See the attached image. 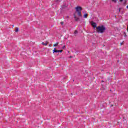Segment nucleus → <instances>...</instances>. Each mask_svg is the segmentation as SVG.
I'll return each mask as SVG.
<instances>
[{"mask_svg": "<svg viewBox=\"0 0 128 128\" xmlns=\"http://www.w3.org/2000/svg\"><path fill=\"white\" fill-rule=\"evenodd\" d=\"M84 18H88V14H84Z\"/></svg>", "mask_w": 128, "mask_h": 128, "instance_id": "nucleus-6", "label": "nucleus"}, {"mask_svg": "<svg viewBox=\"0 0 128 128\" xmlns=\"http://www.w3.org/2000/svg\"><path fill=\"white\" fill-rule=\"evenodd\" d=\"M60 24H62V25L64 24V22H60Z\"/></svg>", "mask_w": 128, "mask_h": 128, "instance_id": "nucleus-14", "label": "nucleus"}, {"mask_svg": "<svg viewBox=\"0 0 128 128\" xmlns=\"http://www.w3.org/2000/svg\"><path fill=\"white\" fill-rule=\"evenodd\" d=\"M54 52H58V50H56V48H54L53 50V54H54Z\"/></svg>", "mask_w": 128, "mask_h": 128, "instance_id": "nucleus-4", "label": "nucleus"}, {"mask_svg": "<svg viewBox=\"0 0 128 128\" xmlns=\"http://www.w3.org/2000/svg\"><path fill=\"white\" fill-rule=\"evenodd\" d=\"M15 32H18V27L16 28Z\"/></svg>", "mask_w": 128, "mask_h": 128, "instance_id": "nucleus-7", "label": "nucleus"}, {"mask_svg": "<svg viewBox=\"0 0 128 128\" xmlns=\"http://www.w3.org/2000/svg\"><path fill=\"white\" fill-rule=\"evenodd\" d=\"M66 48V46H64L62 47V48L63 50H64V48Z\"/></svg>", "mask_w": 128, "mask_h": 128, "instance_id": "nucleus-12", "label": "nucleus"}, {"mask_svg": "<svg viewBox=\"0 0 128 128\" xmlns=\"http://www.w3.org/2000/svg\"><path fill=\"white\" fill-rule=\"evenodd\" d=\"M67 18H68V16H67Z\"/></svg>", "mask_w": 128, "mask_h": 128, "instance_id": "nucleus-23", "label": "nucleus"}, {"mask_svg": "<svg viewBox=\"0 0 128 128\" xmlns=\"http://www.w3.org/2000/svg\"><path fill=\"white\" fill-rule=\"evenodd\" d=\"M124 36H126V34L125 32L124 33Z\"/></svg>", "mask_w": 128, "mask_h": 128, "instance_id": "nucleus-15", "label": "nucleus"}, {"mask_svg": "<svg viewBox=\"0 0 128 128\" xmlns=\"http://www.w3.org/2000/svg\"><path fill=\"white\" fill-rule=\"evenodd\" d=\"M120 44V46H122V44H124V42H121Z\"/></svg>", "mask_w": 128, "mask_h": 128, "instance_id": "nucleus-13", "label": "nucleus"}, {"mask_svg": "<svg viewBox=\"0 0 128 128\" xmlns=\"http://www.w3.org/2000/svg\"><path fill=\"white\" fill-rule=\"evenodd\" d=\"M126 1H125V2L124 3V4H126Z\"/></svg>", "mask_w": 128, "mask_h": 128, "instance_id": "nucleus-18", "label": "nucleus"}, {"mask_svg": "<svg viewBox=\"0 0 128 128\" xmlns=\"http://www.w3.org/2000/svg\"><path fill=\"white\" fill-rule=\"evenodd\" d=\"M91 24H92V26H93V28H96V23L92 22Z\"/></svg>", "mask_w": 128, "mask_h": 128, "instance_id": "nucleus-3", "label": "nucleus"}, {"mask_svg": "<svg viewBox=\"0 0 128 128\" xmlns=\"http://www.w3.org/2000/svg\"><path fill=\"white\" fill-rule=\"evenodd\" d=\"M112 2H116V0H112Z\"/></svg>", "mask_w": 128, "mask_h": 128, "instance_id": "nucleus-11", "label": "nucleus"}, {"mask_svg": "<svg viewBox=\"0 0 128 128\" xmlns=\"http://www.w3.org/2000/svg\"><path fill=\"white\" fill-rule=\"evenodd\" d=\"M96 32L98 34H104L106 32V27L104 26H98L96 28Z\"/></svg>", "mask_w": 128, "mask_h": 128, "instance_id": "nucleus-2", "label": "nucleus"}, {"mask_svg": "<svg viewBox=\"0 0 128 128\" xmlns=\"http://www.w3.org/2000/svg\"><path fill=\"white\" fill-rule=\"evenodd\" d=\"M58 46V42H57L56 44L54 45V46Z\"/></svg>", "mask_w": 128, "mask_h": 128, "instance_id": "nucleus-8", "label": "nucleus"}, {"mask_svg": "<svg viewBox=\"0 0 128 128\" xmlns=\"http://www.w3.org/2000/svg\"><path fill=\"white\" fill-rule=\"evenodd\" d=\"M126 8H128V6H126Z\"/></svg>", "mask_w": 128, "mask_h": 128, "instance_id": "nucleus-19", "label": "nucleus"}, {"mask_svg": "<svg viewBox=\"0 0 128 128\" xmlns=\"http://www.w3.org/2000/svg\"><path fill=\"white\" fill-rule=\"evenodd\" d=\"M120 2H122V0H119Z\"/></svg>", "mask_w": 128, "mask_h": 128, "instance_id": "nucleus-16", "label": "nucleus"}, {"mask_svg": "<svg viewBox=\"0 0 128 128\" xmlns=\"http://www.w3.org/2000/svg\"><path fill=\"white\" fill-rule=\"evenodd\" d=\"M75 9L76 11L74 14V18L76 22H78V20H80V18L76 16V14H78V16H80V18L82 16V8L80 6H78L75 8Z\"/></svg>", "mask_w": 128, "mask_h": 128, "instance_id": "nucleus-1", "label": "nucleus"}, {"mask_svg": "<svg viewBox=\"0 0 128 128\" xmlns=\"http://www.w3.org/2000/svg\"><path fill=\"white\" fill-rule=\"evenodd\" d=\"M48 42H42V44H43L44 46H48Z\"/></svg>", "mask_w": 128, "mask_h": 128, "instance_id": "nucleus-5", "label": "nucleus"}, {"mask_svg": "<svg viewBox=\"0 0 128 128\" xmlns=\"http://www.w3.org/2000/svg\"><path fill=\"white\" fill-rule=\"evenodd\" d=\"M78 30H76L74 32V34H75V36H76V34H78Z\"/></svg>", "mask_w": 128, "mask_h": 128, "instance_id": "nucleus-9", "label": "nucleus"}, {"mask_svg": "<svg viewBox=\"0 0 128 128\" xmlns=\"http://www.w3.org/2000/svg\"><path fill=\"white\" fill-rule=\"evenodd\" d=\"M70 58H72V56H70Z\"/></svg>", "mask_w": 128, "mask_h": 128, "instance_id": "nucleus-22", "label": "nucleus"}, {"mask_svg": "<svg viewBox=\"0 0 128 128\" xmlns=\"http://www.w3.org/2000/svg\"><path fill=\"white\" fill-rule=\"evenodd\" d=\"M49 46H50V45H49Z\"/></svg>", "mask_w": 128, "mask_h": 128, "instance_id": "nucleus-24", "label": "nucleus"}, {"mask_svg": "<svg viewBox=\"0 0 128 128\" xmlns=\"http://www.w3.org/2000/svg\"><path fill=\"white\" fill-rule=\"evenodd\" d=\"M120 8H119V12H120Z\"/></svg>", "mask_w": 128, "mask_h": 128, "instance_id": "nucleus-20", "label": "nucleus"}, {"mask_svg": "<svg viewBox=\"0 0 128 128\" xmlns=\"http://www.w3.org/2000/svg\"><path fill=\"white\" fill-rule=\"evenodd\" d=\"M56 0V2H58V0Z\"/></svg>", "mask_w": 128, "mask_h": 128, "instance_id": "nucleus-21", "label": "nucleus"}, {"mask_svg": "<svg viewBox=\"0 0 128 128\" xmlns=\"http://www.w3.org/2000/svg\"><path fill=\"white\" fill-rule=\"evenodd\" d=\"M127 31L128 32V25L127 26Z\"/></svg>", "mask_w": 128, "mask_h": 128, "instance_id": "nucleus-17", "label": "nucleus"}, {"mask_svg": "<svg viewBox=\"0 0 128 128\" xmlns=\"http://www.w3.org/2000/svg\"><path fill=\"white\" fill-rule=\"evenodd\" d=\"M58 52H62V50H58Z\"/></svg>", "mask_w": 128, "mask_h": 128, "instance_id": "nucleus-10", "label": "nucleus"}]
</instances>
